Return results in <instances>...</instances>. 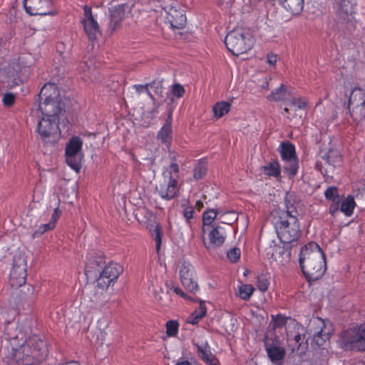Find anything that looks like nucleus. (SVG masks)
Wrapping results in <instances>:
<instances>
[{
	"label": "nucleus",
	"mask_w": 365,
	"mask_h": 365,
	"mask_svg": "<svg viewBox=\"0 0 365 365\" xmlns=\"http://www.w3.org/2000/svg\"><path fill=\"white\" fill-rule=\"evenodd\" d=\"M299 263L304 277L309 282L321 279L327 271L325 254L314 242H309L302 247Z\"/></svg>",
	"instance_id": "1"
},
{
	"label": "nucleus",
	"mask_w": 365,
	"mask_h": 365,
	"mask_svg": "<svg viewBox=\"0 0 365 365\" xmlns=\"http://www.w3.org/2000/svg\"><path fill=\"white\" fill-rule=\"evenodd\" d=\"M47 138L52 136L53 141L61 135L59 123L65 113V103L55 80L47 82Z\"/></svg>",
	"instance_id": "2"
},
{
	"label": "nucleus",
	"mask_w": 365,
	"mask_h": 365,
	"mask_svg": "<svg viewBox=\"0 0 365 365\" xmlns=\"http://www.w3.org/2000/svg\"><path fill=\"white\" fill-rule=\"evenodd\" d=\"M33 58L31 53H21L10 60L7 66L3 69L4 77L7 80L6 88L22 84L31 74Z\"/></svg>",
	"instance_id": "3"
},
{
	"label": "nucleus",
	"mask_w": 365,
	"mask_h": 365,
	"mask_svg": "<svg viewBox=\"0 0 365 365\" xmlns=\"http://www.w3.org/2000/svg\"><path fill=\"white\" fill-rule=\"evenodd\" d=\"M123 272V267L118 263L110 262L106 265L96 279V287L94 289V298L92 301L96 304L105 302V291L113 285Z\"/></svg>",
	"instance_id": "4"
},
{
	"label": "nucleus",
	"mask_w": 365,
	"mask_h": 365,
	"mask_svg": "<svg viewBox=\"0 0 365 365\" xmlns=\"http://www.w3.org/2000/svg\"><path fill=\"white\" fill-rule=\"evenodd\" d=\"M225 43L233 55L239 56L252 48L254 40L249 30L238 28L228 33L225 37Z\"/></svg>",
	"instance_id": "5"
},
{
	"label": "nucleus",
	"mask_w": 365,
	"mask_h": 365,
	"mask_svg": "<svg viewBox=\"0 0 365 365\" xmlns=\"http://www.w3.org/2000/svg\"><path fill=\"white\" fill-rule=\"evenodd\" d=\"M274 224L279 238L284 243L297 240L301 235L300 225L297 217H285L274 216Z\"/></svg>",
	"instance_id": "6"
},
{
	"label": "nucleus",
	"mask_w": 365,
	"mask_h": 365,
	"mask_svg": "<svg viewBox=\"0 0 365 365\" xmlns=\"http://www.w3.org/2000/svg\"><path fill=\"white\" fill-rule=\"evenodd\" d=\"M11 265L9 272V284L12 288L17 289L26 284L27 276V261L24 253H16L8 263Z\"/></svg>",
	"instance_id": "7"
},
{
	"label": "nucleus",
	"mask_w": 365,
	"mask_h": 365,
	"mask_svg": "<svg viewBox=\"0 0 365 365\" xmlns=\"http://www.w3.org/2000/svg\"><path fill=\"white\" fill-rule=\"evenodd\" d=\"M134 215L137 221L149 230L155 242V250L158 253L160 250L163 234L160 226L158 224L155 225V215L144 207L136 209Z\"/></svg>",
	"instance_id": "8"
},
{
	"label": "nucleus",
	"mask_w": 365,
	"mask_h": 365,
	"mask_svg": "<svg viewBox=\"0 0 365 365\" xmlns=\"http://www.w3.org/2000/svg\"><path fill=\"white\" fill-rule=\"evenodd\" d=\"M341 337L343 349L365 351V324L344 330L341 333Z\"/></svg>",
	"instance_id": "9"
},
{
	"label": "nucleus",
	"mask_w": 365,
	"mask_h": 365,
	"mask_svg": "<svg viewBox=\"0 0 365 365\" xmlns=\"http://www.w3.org/2000/svg\"><path fill=\"white\" fill-rule=\"evenodd\" d=\"M281 158L284 162V172L290 177H294L299 170V160L294 144L287 141L280 143L279 150Z\"/></svg>",
	"instance_id": "10"
},
{
	"label": "nucleus",
	"mask_w": 365,
	"mask_h": 365,
	"mask_svg": "<svg viewBox=\"0 0 365 365\" xmlns=\"http://www.w3.org/2000/svg\"><path fill=\"white\" fill-rule=\"evenodd\" d=\"M83 140L79 136H73L67 143L65 149L67 165L76 172L81 168L83 155L81 153Z\"/></svg>",
	"instance_id": "11"
},
{
	"label": "nucleus",
	"mask_w": 365,
	"mask_h": 365,
	"mask_svg": "<svg viewBox=\"0 0 365 365\" xmlns=\"http://www.w3.org/2000/svg\"><path fill=\"white\" fill-rule=\"evenodd\" d=\"M155 190L163 200H170L176 198L180 192L178 178H173L170 175H163V181L156 186Z\"/></svg>",
	"instance_id": "12"
},
{
	"label": "nucleus",
	"mask_w": 365,
	"mask_h": 365,
	"mask_svg": "<svg viewBox=\"0 0 365 365\" xmlns=\"http://www.w3.org/2000/svg\"><path fill=\"white\" fill-rule=\"evenodd\" d=\"M164 9L167 22L173 29H181L185 27L187 22L185 11L178 3H172Z\"/></svg>",
	"instance_id": "13"
},
{
	"label": "nucleus",
	"mask_w": 365,
	"mask_h": 365,
	"mask_svg": "<svg viewBox=\"0 0 365 365\" xmlns=\"http://www.w3.org/2000/svg\"><path fill=\"white\" fill-rule=\"evenodd\" d=\"M131 6L128 4L112 6L108 9V29L113 32L121 26V22L130 13Z\"/></svg>",
	"instance_id": "14"
},
{
	"label": "nucleus",
	"mask_w": 365,
	"mask_h": 365,
	"mask_svg": "<svg viewBox=\"0 0 365 365\" xmlns=\"http://www.w3.org/2000/svg\"><path fill=\"white\" fill-rule=\"evenodd\" d=\"M83 11L84 18L82 19L81 23L89 40L93 41L97 38V36L101 34L98 24L93 16L91 7L84 6Z\"/></svg>",
	"instance_id": "15"
},
{
	"label": "nucleus",
	"mask_w": 365,
	"mask_h": 365,
	"mask_svg": "<svg viewBox=\"0 0 365 365\" xmlns=\"http://www.w3.org/2000/svg\"><path fill=\"white\" fill-rule=\"evenodd\" d=\"M180 279L187 291L195 293L198 290L199 287L195 280V269L191 264H182L180 268Z\"/></svg>",
	"instance_id": "16"
},
{
	"label": "nucleus",
	"mask_w": 365,
	"mask_h": 365,
	"mask_svg": "<svg viewBox=\"0 0 365 365\" xmlns=\"http://www.w3.org/2000/svg\"><path fill=\"white\" fill-rule=\"evenodd\" d=\"M46 88V83L42 86L40 93L38 95V99L35 101L34 108L31 110V114L33 116L38 118L37 126L36 132L40 135L43 141L46 140V128H42V122L46 120V113L41 106L42 103V93L43 89Z\"/></svg>",
	"instance_id": "17"
},
{
	"label": "nucleus",
	"mask_w": 365,
	"mask_h": 365,
	"mask_svg": "<svg viewBox=\"0 0 365 365\" xmlns=\"http://www.w3.org/2000/svg\"><path fill=\"white\" fill-rule=\"evenodd\" d=\"M77 71L85 82H93L99 76V71L91 58L80 62L77 67Z\"/></svg>",
	"instance_id": "18"
},
{
	"label": "nucleus",
	"mask_w": 365,
	"mask_h": 365,
	"mask_svg": "<svg viewBox=\"0 0 365 365\" xmlns=\"http://www.w3.org/2000/svg\"><path fill=\"white\" fill-rule=\"evenodd\" d=\"M172 122V115L169 114L163 127L157 134V140L165 145L168 149H170L173 140Z\"/></svg>",
	"instance_id": "19"
},
{
	"label": "nucleus",
	"mask_w": 365,
	"mask_h": 365,
	"mask_svg": "<svg viewBox=\"0 0 365 365\" xmlns=\"http://www.w3.org/2000/svg\"><path fill=\"white\" fill-rule=\"evenodd\" d=\"M311 323L317 326V329L313 334V343L318 346H321L329 339L331 334L324 330L325 324L322 319L317 318Z\"/></svg>",
	"instance_id": "20"
},
{
	"label": "nucleus",
	"mask_w": 365,
	"mask_h": 365,
	"mask_svg": "<svg viewBox=\"0 0 365 365\" xmlns=\"http://www.w3.org/2000/svg\"><path fill=\"white\" fill-rule=\"evenodd\" d=\"M227 237L225 229L220 225H215L208 233L209 246L212 247H218L222 246Z\"/></svg>",
	"instance_id": "21"
},
{
	"label": "nucleus",
	"mask_w": 365,
	"mask_h": 365,
	"mask_svg": "<svg viewBox=\"0 0 365 365\" xmlns=\"http://www.w3.org/2000/svg\"><path fill=\"white\" fill-rule=\"evenodd\" d=\"M227 213L235 215V213L233 211L225 212L215 209H209L206 210L202 215V233L204 234L205 232V227L212 225L213 221L215 220L217 215H219L220 219H221L225 214ZM236 220L237 217L234 216V218L232 220L235 221Z\"/></svg>",
	"instance_id": "22"
},
{
	"label": "nucleus",
	"mask_w": 365,
	"mask_h": 365,
	"mask_svg": "<svg viewBox=\"0 0 365 365\" xmlns=\"http://www.w3.org/2000/svg\"><path fill=\"white\" fill-rule=\"evenodd\" d=\"M197 353L198 356L207 364L217 365L218 359L211 352L210 347L207 342L202 344H196Z\"/></svg>",
	"instance_id": "23"
},
{
	"label": "nucleus",
	"mask_w": 365,
	"mask_h": 365,
	"mask_svg": "<svg viewBox=\"0 0 365 365\" xmlns=\"http://www.w3.org/2000/svg\"><path fill=\"white\" fill-rule=\"evenodd\" d=\"M337 1V14L346 20L349 16L355 13V6L356 5L355 0H336Z\"/></svg>",
	"instance_id": "24"
},
{
	"label": "nucleus",
	"mask_w": 365,
	"mask_h": 365,
	"mask_svg": "<svg viewBox=\"0 0 365 365\" xmlns=\"http://www.w3.org/2000/svg\"><path fill=\"white\" fill-rule=\"evenodd\" d=\"M43 1V0H24V7L26 12L30 16L46 15Z\"/></svg>",
	"instance_id": "25"
},
{
	"label": "nucleus",
	"mask_w": 365,
	"mask_h": 365,
	"mask_svg": "<svg viewBox=\"0 0 365 365\" xmlns=\"http://www.w3.org/2000/svg\"><path fill=\"white\" fill-rule=\"evenodd\" d=\"M362 103L364 106L365 105V90L359 87H355L349 96L348 107Z\"/></svg>",
	"instance_id": "26"
},
{
	"label": "nucleus",
	"mask_w": 365,
	"mask_h": 365,
	"mask_svg": "<svg viewBox=\"0 0 365 365\" xmlns=\"http://www.w3.org/2000/svg\"><path fill=\"white\" fill-rule=\"evenodd\" d=\"M267 353L271 361L277 365L282 364L285 356V351L280 346H270L267 348Z\"/></svg>",
	"instance_id": "27"
},
{
	"label": "nucleus",
	"mask_w": 365,
	"mask_h": 365,
	"mask_svg": "<svg viewBox=\"0 0 365 365\" xmlns=\"http://www.w3.org/2000/svg\"><path fill=\"white\" fill-rule=\"evenodd\" d=\"M285 210H276L274 216L282 217V218L298 216V212L291 200L285 198Z\"/></svg>",
	"instance_id": "28"
},
{
	"label": "nucleus",
	"mask_w": 365,
	"mask_h": 365,
	"mask_svg": "<svg viewBox=\"0 0 365 365\" xmlns=\"http://www.w3.org/2000/svg\"><path fill=\"white\" fill-rule=\"evenodd\" d=\"M287 86L281 84L279 87L273 90L271 93L267 96V98L270 102H278L287 101Z\"/></svg>",
	"instance_id": "29"
},
{
	"label": "nucleus",
	"mask_w": 365,
	"mask_h": 365,
	"mask_svg": "<svg viewBox=\"0 0 365 365\" xmlns=\"http://www.w3.org/2000/svg\"><path fill=\"white\" fill-rule=\"evenodd\" d=\"M264 175L269 177L278 178L281 175V166L277 160H273L261 168Z\"/></svg>",
	"instance_id": "30"
},
{
	"label": "nucleus",
	"mask_w": 365,
	"mask_h": 365,
	"mask_svg": "<svg viewBox=\"0 0 365 365\" xmlns=\"http://www.w3.org/2000/svg\"><path fill=\"white\" fill-rule=\"evenodd\" d=\"M356 202L354 197L351 195H349L344 200L341 201L339 210L346 216L350 217L354 213Z\"/></svg>",
	"instance_id": "31"
},
{
	"label": "nucleus",
	"mask_w": 365,
	"mask_h": 365,
	"mask_svg": "<svg viewBox=\"0 0 365 365\" xmlns=\"http://www.w3.org/2000/svg\"><path fill=\"white\" fill-rule=\"evenodd\" d=\"M348 108L350 116L354 122L359 123L365 120V105L362 103L348 107Z\"/></svg>",
	"instance_id": "32"
},
{
	"label": "nucleus",
	"mask_w": 365,
	"mask_h": 365,
	"mask_svg": "<svg viewBox=\"0 0 365 365\" xmlns=\"http://www.w3.org/2000/svg\"><path fill=\"white\" fill-rule=\"evenodd\" d=\"M289 341L292 345L294 346L297 351H300V352H304L307 349V339L304 334H302L298 331L294 335L293 339H289Z\"/></svg>",
	"instance_id": "33"
},
{
	"label": "nucleus",
	"mask_w": 365,
	"mask_h": 365,
	"mask_svg": "<svg viewBox=\"0 0 365 365\" xmlns=\"http://www.w3.org/2000/svg\"><path fill=\"white\" fill-rule=\"evenodd\" d=\"M231 104L227 101H220L216 103L212 107V111L215 116L217 118H222L229 113L230 110Z\"/></svg>",
	"instance_id": "34"
},
{
	"label": "nucleus",
	"mask_w": 365,
	"mask_h": 365,
	"mask_svg": "<svg viewBox=\"0 0 365 365\" xmlns=\"http://www.w3.org/2000/svg\"><path fill=\"white\" fill-rule=\"evenodd\" d=\"M207 162L204 159H200L193 169V178L195 180L202 179L207 173Z\"/></svg>",
	"instance_id": "35"
},
{
	"label": "nucleus",
	"mask_w": 365,
	"mask_h": 365,
	"mask_svg": "<svg viewBox=\"0 0 365 365\" xmlns=\"http://www.w3.org/2000/svg\"><path fill=\"white\" fill-rule=\"evenodd\" d=\"M255 288L253 287L252 285L248 284H243L239 286L238 287L237 296L240 297L242 299L247 301L253 294Z\"/></svg>",
	"instance_id": "36"
},
{
	"label": "nucleus",
	"mask_w": 365,
	"mask_h": 365,
	"mask_svg": "<svg viewBox=\"0 0 365 365\" xmlns=\"http://www.w3.org/2000/svg\"><path fill=\"white\" fill-rule=\"evenodd\" d=\"M166 334L169 337H175L178 334L179 324L177 321L169 320L166 322Z\"/></svg>",
	"instance_id": "37"
},
{
	"label": "nucleus",
	"mask_w": 365,
	"mask_h": 365,
	"mask_svg": "<svg viewBox=\"0 0 365 365\" xmlns=\"http://www.w3.org/2000/svg\"><path fill=\"white\" fill-rule=\"evenodd\" d=\"M287 106L292 108L304 110L307 108V102L304 98H293Z\"/></svg>",
	"instance_id": "38"
},
{
	"label": "nucleus",
	"mask_w": 365,
	"mask_h": 365,
	"mask_svg": "<svg viewBox=\"0 0 365 365\" xmlns=\"http://www.w3.org/2000/svg\"><path fill=\"white\" fill-rule=\"evenodd\" d=\"M207 313V309L205 304L203 302H201L199 304L198 309L194 312V314L195 315L194 319H192V324H197L200 319L203 318Z\"/></svg>",
	"instance_id": "39"
},
{
	"label": "nucleus",
	"mask_w": 365,
	"mask_h": 365,
	"mask_svg": "<svg viewBox=\"0 0 365 365\" xmlns=\"http://www.w3.org/2000/svg\"><path fill=\"white\" fill-rule=\"evenodd\" d=\"M105 264L104 257L102 255L96 256L93 259H91L87 264V269H97L98 268L102 267Z\"/></svg>",
	"instance_id": "40"
},
{
	"label": "nucleus",
	"mask_w": 365,
	"mask_h": 365,
	"mask_svg": "<svg viewBox=\"0 0 365 365\" xmlns=\"http://www.w3.org/2000/svg\"><path fill=\"white\" fill-rule=\"evenodd\" d=\"M61 215V211L58 207L55 208L51 215L50 222L47 223V230H51L55 228Z\"/></svg>",
	"instance_id": "41"
},
{
	"label": "nucleus",
	"mask_w": 365,
	"mask_h": 365,
	"mask_svg": "<svg viewBox=\"0 0 365 365\" xmlns=\"http://www.w3.org/2000/svg\"><path fill=\"white\" fill-rule=\"evenodd\" d=\"M287 317L282 314L272 315V322L274 328H282L287 324Z\"/></svg>",
	"instance_id": "42"
},
{
	"label": "nucleus",
	"mask_w": 365,
	"mask_h": 365,
	"mask_svg": "<svg viewBox=\"0 0 365 365\" xmlns=\"http://www.w3.org/2000/svg\"><path fill=\"white\" fill-rule=\"evenodd\" d=\"M339 190L336 186H329L324 191V197L327 200H331L339 197Z\"/></svg>",
	"instance_id": "43"
},
{
	"label": "nucleus",
	"mask_w": 365,
	"mask_h": 365,
	"mask_svg": "<svg viewBox=\"0 0 365 365\" xmlns=\"http://www.w3.org/2000/svg\"><path fill=\"white\" fill-rule=\"evenodd\" d=\"M331 204L329 207V212L331 215L334 216L336 212H338L340 209L341 199V197H338L336 198H334L331 200Z\"/></svg>",
	"instance_id": "44"
},
{
	"label": "nucleus",
	"mask_w": 365,
	"mask_h": 365,
	"mask_svg": "<svg viewBox=\"0 0 365 365\" xmlns=\"http://www.w3.org/2000/svg\"><path fill=\"white\" fill-rule=\"evenodd\" d=\"M179 166L177 163L173 162L170 163L167 170L163 172V175H171L173 178L176 177L179 178Z\"/></svg>",
	"instance_id": "45"
},
{
	"label": "nucleus",
	"mask_w": 365,
	"mask_h": 365,
	"mask_svg": "<svg viewBox=\"0 0 365 365\" xmlns=\"http://www.w3.org/2000/svg\"><path fill=\"white\" fill-rule=\"evenodd\" d=\"M170 91H171L172 94L178 98H182L185 95V90L184 87L180 83H174L171 86Z\"/></svg>",
	"instance_id": "46"
},
{
	"label": "nucleus",
	"mask_w": 365,
	"mask_h": 365,
	"mask_svg": "<svg viewBox=\"0 0 365 365\" xmlns=\"http://www.w3.org/2000/svg\"><path fill=\"white\" fill-rule=\"evenodd\" d=\"M241 252L237 247L230 249L227 253V257L231 262H237L240 257Z\"/></svg>",
	"instance_id": "47"
},
{
	"label": "nucleus",
	"mask_w": 365,
	"mask_h": 365,
	"mask_svg": "<svg viewBox=\"0 0 365 365\" xmlns=\"http://www.w3.org/2000/svg\"><path fill=\"white\" fill-rule=\"evenodd\" d=\"M269 285V282L265 276H259L257 277V288L262 292L267 290Z\"/></svg>",
	"instance_id": "48"
},
{
	"label": "nucleus",
	"mask_w": 365,
	"mask_h": 365,
	"mask_svg": "<svg viewBox=\"0 0 365 365\" xmlns=\"http://www.w3.org/2000/svg\"><path fill=\"white\" fill-rule=\"evenodd\" d=\"M16 101V96L12 93H6L2 98V102L4 106H12Z\"/></svg>",
	"instance_id": "49"
},
{
	"label": "nucleus",
	"mask_w": 365,
	"mask_h": 365,
	"mask_svg": "<svg viewBox=\"0 0 365 365\" xmlns=\"http://www.w3.org/2000/svg\"><path fill=\"white\" fill-rule=\"evenodd\" d=\"M183 210L182 215L184 218L187 222H189L191 219L193 218L194 215V208L192 206H190L187 205H182Z\"/></svg>",
	"instance_id": "50"
},
{
	"label": "nucleus",
	"mask_w": 365,
	"mask_h": 365,
	"mask_svg": "<svg viewBox=\"0 0 365 365\" xmlns=\"http://www.w3.org/2000/svg\"><path fill=\"white\" fill-rule=\"evenodd\" d=\"M155 84L156 83L155 81H153L150 83H146L145 85L135 84L133 86V89H135V92L140 95L142 93H144L148 88H153Z\"/></svg>",
	"instance_id": "51"
},
{
	"label": "nucleus",
	"mask_w": 365,
	"mask_h": 365,
	"mask_svg": "<svg viewBox=\"0 0 365 365\" xmlns=\"http://www.w3.org/2000/svg\"><path fill=\"white\" fill-rule=\"evenodd\" d=\"M57 59L59 63V65L56 66V69L57 70L56 73L58 76H59L61 73H63V66L66 61L65 58L62 56V53L59 55V57H58Z\"/></svg>",
	"instance_id": "52"
},
{
	"label": "nucleus",
	"mask_w": 365,
	"mask_h": 365,
	"mask_svg": "<svg viewBox=\"0 0 365 365\" xmlns=\"http://www.w3.org/2000/svg\"><path fill=\"white\" fill-rule=\"evenodd\" d=\"M46 232V224L41 225L39 228L32 233V238L36 239L40 237Z\"/></svg>",
	"instance_id": "53"
},
{
	"label": "nucleus",
	"mask_w": 365,
	"mask_h": 365,
	"mask_svg": "<svg viewBox=\"0 0 365 365\" xmlns=\"http://www.w3.org/2000/svg\"><path fill=\"white\" fill-rule=\"evenodd\" d=\"M277 61V56L270 53L267 55V63L269 64L272 66H274L276 65Z\"/></svg>",
	"instance_id": "54"
},
{
	"label": "nucleus",
	"mask_w": 365,
	"mask_h": 365,
	"mask_svg": "<svg viewBox=\"0 0 365 365\" xmlns=\"http://www.w3.org/2000/svg\"><path fill=\"white\" fill-rule=\"evenodd\" d=\"M175 294L181 297L183 299H189L187 297V295L182 291V289L178 287V286H175V287H173V291Z\"/></svg>",
	"instance_id": "55"
},
{
	"label": "nucleus",
	"mask_w": 365,
	"mask_h": 365,
	"mask_svg": "<svg viewBox=\"0 0 365 365\" xmlns=\"http://www.w3.org/2000/svg\"><path fill=\"white\" fill-rule=\"evenodd\" d=\"M277 253H278L279 255H284V254H286V256H287V260L289 261V259H290V255H291V252L290 250H284V248H281V247H279L278 248V252L276 251Z\"/></svg>",
	"instance_id": "56"
},
{
	"label": "nucleus",
	"mask_w": 365,
	"mask_h": 365,
	"mask_svg": "<svg viewBox=\"0 0 365 365\" xmlns=\"http://www.w3.org/2000/svg\"><path fill=\"white\" fill-rule=\"evenodd\" d=\"M204 207V204H203V202L202 201V200H198L196 201L195 202V208L197 210V211H200Z\"/></svg>",
	"instance_id": "57"
},
{
	"label": "nucleus",
	"mask_w": 365,
	"mask_h": 365,
	"mask_svg": "<svg viewBox=\"0 0 365 365\" xmlns=\"http://www.w3.org/2000/svg\"><path fill=\"white\" fill-rule=\"evenodd\" d=\"M41 188H42V185H41V183L38 184V185L35 187V188H34V196H37L38 194H40V193H41Z\"/></svg>",
	"instance_id": "58"
},
{
	"label": "nucleus",
	"mask_w": 365,
	"mask_h": 365,
	"mask_svg": "<svg viewBox=\"0 0 365 365\" xmlns=\"http://www.w3.org/2000/svg\"><path fill=\"white\" fill-rule=\"evenodd\" d=\"M165 287L167 288V292H169L170 291H173V287H175L173 282H167L165 283Z\"/></svg>",
	"instance_id": "59"
},
{
	"label": "nucleus",
	"mask_w": 365,
	"mask_h": 365,
	"mask_svg": "<svg viewBox=\"0 0 365 365\" xmlns=\"http://www.w3.org/2000/svg\"><path fill=\"white\" fill-rule=\"evenodd\" d=\"M175 365H192L188 360L178 361Z\"/></svg>",
	"instance_id": "60"
},
{
	"label": "nucleus",
	"mask_w": 365,
	"mask_h": 365,
	"mask_svg": "<svg viewBox=\"0 0 365 365\" xmlns=\"http://www.w3.org/2000/svg\"><path fill=\"white\" fill-rule=\"evenodd\" d=\"M145 93L148 95V96L151 99L153 100V101L155 100V97L153 96V95L151 93V92L149 90V88H148L146 89V91H145Z\"/></svg>",
	"instance_id": "61"
},
{
	"label": "nucleus",
	"mask_w": 365,
	"mask_h": 365,
	"mask_svg": "<svg viewBox=\"0 0 365 365\" xmlns=\"http://www.w3.org/2000/svg\"><path fill=\"white\" fill-rule=\"evenodd\" d=\"M292 109V108H290L289 106H286L284 108V113H287V114H289V110Z\"/></svg>",
	"instance_id": "62"
},
{
	"label": "nucleus",
	"mask_w": 365,
	"mask_h": 365,
	"mask_svg": "<svg viewBox=\"0 0 365 365\" xmlns=\"http://www.w3.org/2000/svg\"><path fill=\"white\" fill-rule=\"evenodd\" d=\"M56 14V11L54 10V11H47V15H51V16H53Z\"/></svg>",
	"instance_id": "63"
},
{
	"label": "nucleus",
	"mask_w": 365,
	"mask_h": 365,
	"mask_svg": "<svg viewBox=\"0 0 365 365\" xmlns=\"http://www.w3.org/2000/svg\"><path fill=\"white\" fill-rule=\"evenodd\" d=\"M268 85H269V83H268V81H266L264 82V84L263 87H264V88H267V87H268Z\"/></svg>",
	"instance_id": "64"
}]
</instances>
